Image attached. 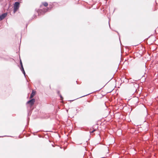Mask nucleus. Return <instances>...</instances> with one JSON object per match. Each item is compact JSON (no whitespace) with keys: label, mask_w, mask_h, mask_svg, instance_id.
<instances>
[{"label":"nucleus","mask_w":158,"mask_h":158,"mask_svg":"<svg viewBox=\"0 0 158 158\" xmlns=\"http://www.w3.org/2000/svg\"><path fill=\"white\" fill-rule=\"evenodd\" d=\"M22 72H23V73L24 74V75H25V72L24 70H23V71H22Z\"/></svg>","instance_id":"12"},{"label":"nucleus","mask_w":158,"mask_h":158,"mask_svg":"<svg viewBox=\"0 0 158 158\" xmlns=\"http://www.w3.org/2000/svg\"><path fill=\"white\" fill-rule=\"evenodd\" d=\"M42 12L43 14H44V10H43V9H42Z\"/></svg>","instance_id":"15"},{"label":"nucleus","mask_w":158,"mask_h":158,"mask_svg":"<svg viewBox=\"0 0 158 158\" xmlns=\"http://www.w3.org/2000/svg\"><path fill=\"white\" fill-rule=\"evenodd\" d=\"M35 94H36V92L35 91H34L33 90L30 96V99L32 98L35 95Z\"/></svg>","instance_id":"4"},{"label":"nucleus","mask_w":158,"mask_h":158,"mask_svg":"<svg viewBox=\"0 0 158 158\" xmlns=\"http://www.w3.org/2000/svg\"><path fill=\"white\" fill-rule=\"evenodd\" d=\"M20 64L21 65V66L22 67V66H23V65L22 63V61L21 60H20Z\"/></svg>","instance_id":"9"},{"label":"nucleus","mask_w":158,"mask_h":158,"mask_svg":"<svg viewBox=\"0 0 158 158\" xmlns=\"http://www.w3.org/2000/svg\"><path fill=\"white\" fill-rule=\"evenodd\" d=\"M42 10L41 9L39 10H38V15H40L44 14L42 13Z\"/></svg>","instance_id":"5"},{"label":"nucleus","mask_w":158,"mask_h":158,"mask_svg":"<svg viewBox=\"0 0 158 158\" xmlns=\"http://www.w3.org/2000/svg\"><path fill=\"white\" fill-rule=\"evenodd\" d=\"M60 99L61 100H63V97L62 96V95L60 94Z\"/></svg>","instance_id":"8"},{"label":"nucleus","mask_w":158,"mask_h":158,"mask_svg":"<svg viewBox=\"0 0 158 158\" xmlns=\"http://www.w3.org/2000/svg\"><path fill=\"white\" fill-rule=\"evenodd\" d=\"M43 10H44V14H45L46 12H47L48 10L47 8L44 9Z\"/></svg>","instance_id":"7"},{"label":"nucleus","mask_w":158,"mask_h":158,"mask_svg":"<svg viewBox=\"0 0 158 158\" xmlns=\"http://www.w3.org/2000/svg\"><path fill=\"white\" fill-rule=\"evenodd\" d=\"M7 14L5 13L2 14L0 16V21L2 20L7 16Z\"/></svg>","instance_id":"3"},{"label":"nucleus","mask_w":158,"mask_h":158,"mask_svg":"<svg viewBox=\"0 0 158 158\" xmlns=\"http://www.w3.org/2000/svg\"><path fill=\"white\" fill-rule=\"evenodd\" d=\"M42 5H43L44 6H45V7L47 6L48 5V3L46 2H42Z\"/></svg>","instance_id":"6"},{"label":"nucleus","mask_w":158,"mask_h":158,"mask_svg":"<svg viewBox=\"0 0 158 158\" xmlns=\"http://www.w3.org/2000/svg\"><path fill=\"white\" fill-rule=\"evenodd\" d=\"M57 93L60 96V95L61 94L60 93V91H57Z\"/></svg>","instance_id":"11"},{"label":"nucleus","mask_w":158,"mask_h":158,"mask_svg":"<svg viewBox=\"0 0 158 158\" xmlns=\"http://www.w3.org/2000/svg\"><path fill=\"white\" fill-rule=\"evenodd\" d=\"M42 12L43 14H44V10H43V9H42Z\"/></svg>","instance_id":"14"},{"label":"nucleus","mask_w":158,"mask_h":158,"mask_svg":"<svg viewBox=\"0 0 158 158\" xmlns=\"http://www.w3.org/2000/svg\"><path fill=\"white\" fill-rule=\"evenodd\" d=\"M35 101V100L34 99H32L31 100L28 101L27 102V104H29L31 106H32L34 104Z\"/></svg>","instance_id":"2"},{"label":"nucleus","mask_w":158,"mask_h":158,"mask_svg":"<svg viewBox=\"0 0 158 158\" xmlns=\"http://www.w3.org/2000/svg\"><path fill=\"white\" fill-rule=\"evenodd\" d=\"M19 3L18 2H15L14 5V13H15L19 9Z\"/></svg>","instance_id":"1"},{"label":"nucleus","mask_w":158,"mask_h":158,"mask_svg":"<svg viewBox=\"0 0 158 158\" xmlns=\"http://www.w3.org/2000/svg\"><path fill=\"white\" fill-rule=\"evenodd\" d=\"M20 69H21V71H22L23 70H24L23 66H22V67H21V68Z\"/></svg>","instance_id":"10"},{"label":"nucleus","mask_w":158,"mask_h":158,"mask_svg":"<svg viewBox=\"0 0 158 158\" xmlns=\"http://www.w3.org/2000/svg\"><path fill=\"white\" fill-rule=\"evenodd\" d=\"M96 131L95 129L94 130L92 131H91V133H93V132H94V131Z\"/></svg>","instance_id":"13"}]
</instances>
